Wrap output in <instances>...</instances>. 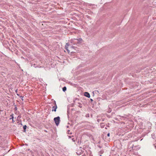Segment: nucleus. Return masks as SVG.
Here are the masks:
<instances>
[{
    "mask_svg": "<svg viewBox=\"0 0 156 156\" xmlns=\"http://www.w3.org/2000/svg\"><path fill=\"white\" fill-rule=\"evenodd\" d=\"M57 108L56 102L55 101H54V106L52 107V111H54L56 112V109Z\"/></svg>",
    "mask_w": 156,
    "mask_h": 156,
    "instance_id": "4",
    "label": "nucleus"
},
{
    "mask_svg": "<svg viewBox=\"0 0 156 156\" xmlns=\"http://www.w3.org/2000/svg\"><path fill=\"white\" fill-rule=\"evenodd\" d=\"M100 156H102L101 155H100Z\"/></svg>",
    "mask_w": 156,
    "mask_h": 156,
    "instance_id": "29",
    "label": "nucleus"
},
{
    "mask_svg": "<svg viewBox=\"0 0 156 156\" xmlns=\"http://www.w3.org/2000/svg\"><path fill=\"white\" fill-rule=\"evenodd\" d=\"M60 117L58 116L56 117L54 119V120L55 122V123L57 126H58L59 123L60 121Z\"/></svg>",
    "mask_w": 156,
    "mask_h": 156,
    "instance_id": "2",
    "label": "nucleus"
},
{
    "mask_svg": "<svg viewBox=\"0 0 156 156\" xmlns=\"http://www.w3.org/2000/svg\"><path fill=\"white\" fill-rule=\"evenodd\" d=\"M111 112V110H109V111H108V113H110V112Z\"/></svg>",
    "mask_w": 156,
    "mask_h": 156,
    "instance_id": "18",
    "label": "nucleus"
},
{
    "mask_svg": "<svg viewBox=\"0 0 156 156\" xmlns=\"http://www.w3.org/2000/svg\"><path fill=\"white\" fill-rule=\"evenodd\" d=\"M23 96H20L21 99V100L22 101H23Z\"/></svg>",
    "mask_w": 156,
    "mask_h": 156,
    "instance_id": "14",
    "label": "nucleus"
},
{
    "mask_svg": "<svg viewBox=\"0 0 156 156\" xmlns=\"http://www.w3.org/2000/svg\"><path fill=\"white\" fill-rule=\"evenodd\" d=\"M81 151V152H80V151L79 150V151H77V152H76V154H78V155H80V154H81L82 153V151L81 150H80Z\"/></svg>",
    "mask_w": 156,
    "mask_h": 156,
    "instance_id": "8",
    "label": "nucleus"
},
{
    "mask_svg": "<svg viewBox=\"0 0 156 156\" xmlns=\"http://www.w3.org/2000/svg\"><path fill=\"white\" fill-rule=\"evenodd\" d=\"M69 131H70V130H68V131H67L68 133H69Z\"/></svg>",
    "mask_w": 156,
    "mask_h": 156,
    "instance_id": "19",
    "label": "nucleus"
},
{
    "mask_svg": "<svg viewBox=\"0 0 156 156\" xmlns=\"http://www.w3.org/2000/svg\"><path fill=\"white\" fill-rule=\"evenodd\" d=\"M84 95L85 96L88 98H90V94L87 92H85L84 93Z\"/></svg>",
    "mask_w": 156,
    "mask_h": 156,
    "instance_id": "5",
    "label": "nucleus"
},
{
    "mask_svg": "<svg viewBox=\"0 0 156 156\" xmlns=\"http://www.w3.org/2000/svg\"><path fill=\"white\" fill-rule=\"evenodd\" d=\"M72 43H73L74 44H76L77 43H79L82 40V39L81 38H79L78 39H72Z\"/></svg>",
    "mask_w": 156,
    "mask_h": 156,
    "instance_id": "1",
    "label": "nucleus"
},
{
    "mask_svg": "<svg viewBox=\"0 0 156 156\" xmlns=\"http://www.w3.org/2000/svg\"><path fill=\"white\" fill-rule=\"evenodd\" d=\"M88 115V116H89V115L88 114H87L86 115Z\"/></svg>",
    "mask_w": 156,
    "mask_h": 156,
    "instance_id": "21",
    "label": "nucleus"
},
{
    "mask_svg": "<svg viewBox=\"0 0 156 156\" xmlns=\"http://www.w3.org/2000/svg\"><path fill=\"white\" fill-rule=\"evenodd\" d=\"M17 94L18 96H19V95L18 94Z\"/></svg>",
    "mask_w": 156,
    "mask_h": 156,
    "instance_id": "23",
    "label": "nucleus"
},
{
    "mask_svg": "<svg viewBox=\"0 0 156 156\" xmlns=\"http://www.w3.org/2000/svg\"><path fill=\"white\" fill-rule=\"evenodd\" d=\"M66 90V87H64L62 88V90L64 92H65Z\"/></svg>",
    "mask_w": 156,
    "mask_h": 156,
    "instance_id": "11",
    "label": "nucleus"
},
{
    "mask_svg": "<svg viewBox=\"0 0 156 156\" xmlns=\"http://www.w3.org/2000/svg\"><path fill=\"white\" fill-rule=\"evenodd\" d=\"M17 92V90H16V92Z\"/></svg>",
    "mask_w": 156,
    "mask_h": 156,
    "instance_id": "22",
    "label": "nucleus"
},
{
    "mask_svg": "<svg viewBox=\"0 0 156 156\" xmlns=\"http://www.w3.org/2000/svg\"><path fill=\"white\" fill-rule=\"evenodd\" d=\"M100 126L101 128H104L105 126V124L103 123H101Z\"/></svg>",
    "mask_w": 156,
    "mask_h": 156,
    "instance_id": "9",
    "label": "nucleus"
},
{
    "mask_svg": "<svg viewBox=\"0 0 156 156\" xmlns=\"http://www.w3.org/2000/svg\"><path fill=\"white\" fill-rule=\"evenodd\" d=\"M15 108L16 109H17V108H16V107Z\"/></svg>",
    "mask_w": 156,
    "mask_h": 156,
    "instance_id": "24",
    "label": "nucleus"
},
{
    "mask_svg": "<svg viewBox=\"0 0 156 156\" xmlns=\"http://www.w3.org/2000/svg\"><path fill=\"white\" fill-rule=\"evenodd\" d=\"M79 105H79V106L80 108H81L82 107L81 104H80V103H79Z\"/></svg>",
    "mask_w": 156,
    "mask_h": 156,
    "instance_id": "15",
    "label": "nucleus"
},
{
    "mask_svg": "<svg viewBox=\"0 0 156 156\" xmlns=\"http://www.w3.org/2000/svg\"><path fill=\"white\" fill-rule=\"evenodd\" d=\"M107 136H110V133H108L107 135Z\"/></svg>",
    "mask_w": 156,
    "mask_h": 156,
    "instance_id": "17",
    "label": "nucleus"
},
{
    "mask_svg": "<svg viewBox=\"0 0 156 156\" xmlns=\"http://www.w3.org/2000/svg\"><path fill=\"white\" fill-rule=\"evenodd\" d=\"M13 114H12L10 115V116L11 117V118H10V119H13Z\"/></svg>",
    "mask_w": 156,
    "mask_h": 156,
    "instance_id": "10",
    "label": "nucleus"
},
{
    "mask_svg": "<svg viewBox=\"0 0 156 156\" xmlns=\"http://www.w3.org/2000/svg\"><path fill=\"white\" fill-rule=\"evenodd\" d=\"M88 154L87 155V156H92V155L91 154V152L89 150H88Z\"/></svg>",
    "mask_w": 156,
    "mask_h": 156,
    "instance_id": "7",
    "label": "nucleus"
},
{
    "mask_svg": "<svg viewBox=\"0 0 156 156\" xmlns=\"http://www.w3.org/2000/svg\"><path fill=\"white\" fill-rule=\"evenodd\" d=\"M131 147L132 150H139L140 148V147L138 145H135L133 144L130 147V148Z\"/></svg>",
    "mask_w": 156,
    "mask_h": 156,
    "instance_id": "3",
    "label": "nucleus"
},
{
    "mask_svg": "<svg viewBox=\"0 0 156 156\" xmlns=\"http://www.w3.org/2000/svg\"><path fill=\"white\" fill-rule=\"evenodd\" d=\"M121 117V120H125L126 119V117H124V116H121V117Z\"/></svg>",
    "mask_w": 156,
    "mask_h": 156,
    "instance_id": "12",
    "label": "nucleus"
},
{
    "mask_svg": "<svg viewBox=\"0 0 156 156\" xmlns=\"http://www.w3.org/2000/svg\"><path fill=\"white\" fill-rule=\"evenodd\" d=\"M68 126H67V127H68Z\"/></svg>",
    "mask_w": 156,
    "mask_h": 156,
    "instance_id": "27",
    "label": "nucleus"
},
{
    "mask_svg": "<svg viewBox=\"0 0 156 156\" xmlns=\"http://www.w3.org/2000/svg\"><path fill=\"white\" fill-rule=\"evenodd\" d=\"M106 128H107L106 127H105V129H106Z\"/></svg>",
    "mask_w": 156,
    "mask_h": 156,
    "instance_id": "25",
    "label": "nucleus"
},
{
    "mask_svg": "<svg viewBox=\"0 0 156 156\" xmlns=\"http://www.w3.org/2000/svg\"><path fill=\"white\" fill-rule=\"evenodd\" d=\"M27 127V126L26 125H25L23 126V129L24 130H25H25L26 129Z\"/></svg>",
    "mask_w": 156,
    "mask_h": 156,
    "instance_id": "13",
    "label": "nucleus"
},
{
    "mask_svg": "<svg viewBox=\"0 0 156 156\" xmlns=\"http://www.w3.org/2000/svg\"><path fill=\"white\" fill-rule=\"evenodd\" d=\"M68 45L67 44H66L65 46V48L66 49V50L67 51H68V53H69L70 52V51L68 50Z\"/></svg>",
    "mask_w": 156,
    "mask_h": 156,
    "instance_id": "6",
    "label": "nucleus"
},
{
    "mask_svg": "<svg viewBox=\"0 0 156 156\" xmlns=\"http://www.w3.org/2000/svg\"><path fill=\"white\" fill-rule=\"evenodd\" d=\"M103 152H104V151H100V153L101 154H102V153H103Z\"/></svg>",
    "mask_w": 156,
    "mask_h": 156,
    "instance_id": "16",
    "label": "nucleus"
},
{
    "mask_svg": "<svg viewBox=\"0 0 156 156\" xmlns=\"http://www.w3.org/2000/svg\"><path fill=\"white\" fill-rule=\"evenodd\" d=\"M99 119H98V122H99Z\"/></svg>",
    "mask_w": 156,
    "mask_h": 156,
    "instance_id": "28",
    "label": "nucleus"
},
{
    "mask_svg": "<svg viewBox=\"0 0 156 156\" xmlns=\"http://www.w3.org/2000/svg\"><path fill=\"white\" fill-rule=\"evenodd\" d=\"M12 122H14L13 119H12Z\"/></svg>",
    "mask_w": 156,
    "mask_h": 156,
    "instance_id": "20",
    "label": "nucleus"
},
{
    "mask_svg": "<svg viewBox=\"0 0 156 156\" xmlns=\"http://www.w3.org/2000/svg\"><path fill=\"white\" fill-rule=\"evenodd\" d=\"M155 148H156V146H155Z\"/></svg>",
    "mask_w": 156,
    "mask_h": 156,
    "instance_id": "26",
    "label": "nucleus"
}]
</instances>
